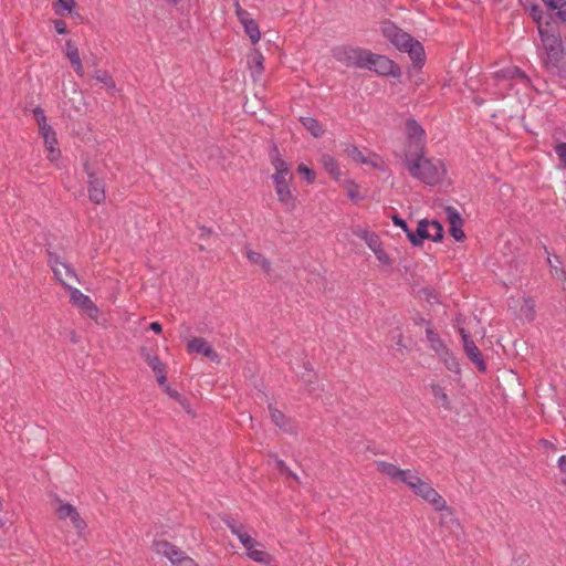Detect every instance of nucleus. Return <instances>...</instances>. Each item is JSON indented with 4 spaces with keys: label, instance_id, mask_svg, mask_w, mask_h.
<instances>
[{
    "label": "nucleus",
    "instance_id": "f257e3e1",
    "mask_svg": "<svg viewBox=\"0 0 566 566\" xmlns=\"http://www.w3.org/2000/svg\"><path fill=\"white\" fill-rule=\"evenodd\" d=\"M376 467L392 482H400L406 485L416 497L429 504L436 512L453 514L452 507L448 505L444 497L432 486L429 480L422 479L417 470L400 469L386 461H377Z\"/></svg>",
    "mask_w": 566,
    "mask_h": 566
},
{
    "label": "nucleus",
    "instance_id": "f03ea898",
    "mask_svg": "<svg viewBox=\"0 0 566 566\" xmlns=\"http://www.w3.org/2000/svg\"><path fill=\"white\" fill-rule=\"evenodd\" d=\"M269 156L273 168L270 178L276 199L287 211H292L296 207L297 197L293 191V172L291 167L276 146L272 147Z\"/></svg>",
    "mask_w": 566,
    "mask_h": 566
},
{
    "label": "nucleus",
    "instance_id": "7ed1b4c3",
    "mask_svg": "<svg viewBox=\"0 0 566 566\" xmlns=\"http://www.w3.org/2000/svg\"><path fill=\"white\" fill-rule=\"evenodd\" d=\"M405 164L410 176L421 182L433 186L443 180L447 168L440 159H429L422 153L405 154Z\"/></svg>",
    "mask_w": 566,
    "mask_h": 566
},
{
    "label": "nucleus",
    "instance_id": "20e7f679",
    "mask_svg": "<svg viewBox=\"0 0 566 566\" xmlns=\"http://www.w3.org/2000/svg\"><path fill=\"white\" fill-rule=\"evenodd\" d=\"M384 36L401 52L409 54L415 67L421 69L426 61L423 45L391 22L381 25Z\"/></svg>",
    "mask_w": 566,
    "mask_h": 566
},
{
    "label": "nucleus",
    "instance_id": "39448f33",
    "mask_svg": "<svg viewBox=\"0 0 566 566\" xmlns=\"http://www.w3.org/2000/svg\"><path fill=\"white\" fill-rule=\"evenodd\" d=\"M224 523L230 532L237 536L241 545L245 548V554L251 560L265 566H273L274 558L272 555L263 549L262 544L255 541L249 534L243 523L232 517L226 518Z\"/></svg>",
    "mask_w": 566,
    "mask_h": 566
},
{
    "label": "nucleus",
    "instance_id": "423d86ee",
    "mask_svg": "<svg viewBox=\"0 0 566 566\" xmlns=\"http://www.w3.org/2000/svg\"><path fill=\"white\" fill-rule=\"evenodd\" d=\"M538 35L541 38V48L538 53L546 69H558L563 59V44L559 35L549 33L544 25H539Z\"/></svg>",
    "mask_w": 566,
    "mask_h": 566
},
{
    "label": "nucleus",
    "instance_id": "0eeeda50",
    "mask_svg": "<svg viewBox=\"0 0 566 566\" xmlns=\"http://www.w3.org/2000/svg\"><path fill=\"white\" fill-rule=\"evenodd\" d=\"M443 238V227L437 220L422 219L418 222L416 232L409 233V241L413 247L422 245L424 240L439 242Z\"/></svg>",
    "mask_w": 566,
    "mask_h": 566
},
{
    "label": "nucleus",
    "instance_id": "6e6552de",
    "mask_svg": "<svg viewBox=\"0 0 566 566\" xmlns=\"http://www.w3.org/2000/svg\"><path fill=\"white\" fill-rule=\"evenodd\" d=\"M361 69L375 72L380 76H400L399 66L385 55L375 54L367 50Z\"/></svg>",
    "mask_w": 566,
    "mask_h": 566
},
{
    "label": "nucleus",
    "instance_id": "1a4fd4ad",
    "mask_svg": "<svg viewBox=\"0 0 566 566\" xmlns=\"http://www.w3.org/2000/svg\"><path fill=\"white\" fill-rule=\"evenodd\" d=\"M55 504L56 506L54 512L57 520L61 522H69L70 526H72L76 533L82 536L87 528V524L82 518L77 509L71 503L64 502L59 497L55 499Z\"/></svg>",
    "mask_w": 566,
    "mask_h": 566
},
{
    "label": "nucleus",
    "instance_id": "9d476101",
    "mask_svg": "<svg viewBox=\"0 0 566 566\" xmlns=\"http://www.w3.org/2000/svg\"><path fill=\"white\" fill-rule=\"evenodd\" d=\"M494 80L500 88L512 90L516 84L522 85L523 88L525 90H527L531 86V81L528 76L516 66H511L497 71L494 74Z\"/></svg>",
    "mask_w": 566,
    "mask_h": 566
},
{
    "label": "nucleus",
    "instance_id": "9b49d317",
    "mask_svg": "<svg viewBox=\"0 0 566 566\" xmlns=\"http://www.w3.org/2000/svg\"><path fill=\"white\" fill-rule=\"evenodd\" d=\"M153 548L157 555L166 557L174 566H191L195 563L184 551L167 541H155Z\"/></svg>",
    "mask_w": 566,
    "mask_h": 566
},
{
    "label": "nucleus",
    "instance_id": "f8f14e48",
    "mask_svg": "<svg viewBox=\"0 0 566 566\" xmlns=\"http://www.w3.org/2000/svg\"><path fill=\"white\" fill-rule=\"evenodd\" d=\"M367 50L340 45L333 49V57L348 67L361 69Z\"/></svg>",
    "mask_w": 566,
    "mask_h": 566
},
{
    "label": "nucleus",
    "instance_id": "ddd939ff",
    "mask_svg": "<svg viewBox=\"0 0 566 566\" xmlns=\"http://www.w3.org/2000/svg\"><path fill=\"white\" fill-rule=\"evenodd\" d=\"M406 134L408 140L406 154L422 153L426 145V133L420 124L417 120L409 118L406 122Z\"/></svg>",
    "mask_w": 566,
    "mask_h": 566
},
{
    "label": "nucleus",
    "instance_id": "4468645a",
    "mask_svg": "<svg viewBox=\"0 0 566 566\" xmlns=\"http://www.w3.org/2000/svg\"><path fill=\"white\" fill-rule=\"evenodd\" d=\"M65 289L67 290L70 294L71 303L80 308L84 314H86L90 318H96L99 314L98 307L95 305V303L91 300L90 296L82 293L78 289L65 285Z\"/></svg>",
    "mask_w": 566,
    "mask_h": 566
},
{
    "label": "nucleus",
    "instance_id": "2eb2a0df",
    "mask_svg": "<svg viewBox=\"0 0 566 566\" xmlns=\"http://www.w3.org/2000/svg\"><path fill=\"white\" fill-rule=\"evenodd\" d=\"M235 14L251 43L256 44L261 40V31L256 21L239 3L235 4Z\"/></svg>",
    "mask_w": 566,
    "mask_h": 566
},
{
    "label": "nucleus",
    "instance_id": "dca6fc26",
    "mask_svg": "<svg viewBox=\"0 0 566 566\" xmlns=\"http://www.w3.org/2000/svg\"><path fill=\"white\" fill-rule=\"evenodd\" d=\"M49 264L54 273L55 279L65 287L69 285L65 279H75L78 281L75 271L65 262H63L59 255L49 253Z\"/></svg>",
    "mask_w": 566,
    "mask_h": 566
},
{
    "label": "nucleus",
    "instance_id": "f3484780",
    "mask_svg": "<svg viewBox=\"0 0 566 566\" xmlns=\"http://www.w3.org/2000/svg\"><path fill=\"white\" fill-rule=\"evenodd\" d=\"M39 134L43 139V144L48 153L46 158L51 163H57L61 158V150L57 147L55 130L52 128V126H49L40 129Z\"/></svg>",
    "mask_w": 566,
    "mask_h": 566
},
{
    "label": "nucleus",
    "instance_id": "a211bd4d",
    "mask_svg": "<svg viewBox=\"0 0 566 566\" xmlns=\"http://www.w3.org/2000/svg\"><path fill=\"white\" fill-rule=\"evenodd\" d=\"M460 334H461L463 348H464L467 356L476 366V368L480 371H484L486 366L483 360V356H482L480 349L474 344V342L471 339L470 334L463 328L460 329Z\"/></svg>",
    "mask_w": 566,
    "mask_h": 566
},
{
    "label": "nucleus",
    "instance_id": "6ab92c4d",
    "mask_svg": "<svg viewBox=\"0 0 566 566\" xmlns=\"http://www.w3.org/2000/svg\"><path fill=\"white\" fill-rule=\"evenodd\" d=\"M187 349L189 353H196L206 356L211 361H219V355L205 338H191L187 344Z\"/></svg>",
    "mask_w": 566,
    "mask_h": 566
},
{
    "label": "nucleus",
    "instance_id": "aec40b11",
    "mask_svg": "<svg viewBox=\"0 0 566 566\" xmlns=\"http://www.w3.org/2000/svg\"><path fill=\"white\" fill-rule=\"evenodd\" d=\"M140 355L147 365L151 368L157 377V381L159 385H166V365L159 359L158 356L151 354L146 348L140 350Z\"/></svg>",
    "mask_w": 566,
    "mask_h": 566
},
{
    "label": "nucleus",
    "instance_id": "412c9836",
    "mask_svg": "<svg viewBox=\"0 0 566 566\" xmlns=\"http://www.w3.org/2000/svg\"><path fill=\"white\" fill-rule=\"evenodd\" d=\"M88 198L95 205H101L105 201V184L104 180L97 178L94 174H88Z\"/></svg>",
    "mask_w": 566,
    "mask_h": 566
},
{
    "label": "nucleus",
    "instance_id": "4be33fe9",
    "mask_svg": "<svg viewBox=\"0 0 566 566\" xmlns=\"http://www.w3.org/2000/svg\"><path fill=\"white\" fill-rule=\"evenodd\" d=\"M447 220L450 224V234L453 237L455 241H462L465 237L462 230V218L457 209L452 207H448L446 209Z\"/></svg>",
    "mask_w": 566,
    "mask_h": 566
},
{
    "label": "nucleus",
    "instance_id": "5701e85b",
    "mask_svg": "<svg viewBox=\"0 0 566 566\" xmlns=\"http://www.w3.org/2000/svg\"><path fill=\"white\" fill-rule=\"evenodd\" d=\"M247 63L254 81L260 80L264 71V57L258 49H252L247 55Z\"/></svg>",
    "mask_w": 566,
    "mask_h": 566
},
{
    "label": "nucleus",
    "instance_id": "b1692460",
    "mask_svg": "<svg viewBox=\"0 0 566 566\" xmlns=\"http://www.w3.org/2000/svg\"><path fill=\"white\" fill-rule=\"evenodd\" d=\"M65 55L70 60L75 73L80 76H84V69L80 57L78 49L72 41H67L65 44Z\"/></svg>",
    "mask_w": 566,
    "mask_h": 566
},
{
    "label": "nucleus",
    "instance_id": "393cba45",
    "mask_svg": "<svg viewBox=\"0 0 566 566\" xmlns=\"http://www.w3.org/2000/svg\"><path fill=\"white\" fill-rule=\"evenodd\" d=\"M319 161L323 168L326 170V172H328L335 181H340L342 170L338 163L333 156L328 154H323L321 156Z\"/></svg>",
    "mask_w": 566,
    "mask_h": 566
},
{
    "label": "nucleus",
    "instance_id": "a878e982",
    "mask_svg": "<svg viewBox=\"0 0 566 566\" xmlns=\"http://www.w3.org/2000/svg\"><path fill=\"white\" fill-rule=\"evenodd\" d=\"M430 389L431 395L433 396L434 400L439 403V406L446 410H451V400L448 394L446 392V389L438 384H432L430 386Z\"/></svg>",
    "mask_w": 566,
    "mask_h": 566
},
{
    "label": "nucleus",
    "instance_id": "bb28decb",
    "mask_svg": "<svg viewBox=\"0 0 566 566\" xmlns=\"http://www.w3.org/2000/svg\"><path fill=\"white\" fill-rule=\"evenodd\" d=\"M427 339L431 348L442 358L449 355L448 348L446 347L442 339L431 329H427Z\"/></svg>",
    "mask_w": 566,
    "mask_h": 566
},
{
    "label": "nucleus",
    "instance_id": "cd10ccee",
    "mask_svg": "<svg viewBox=\"0 0 566 566\" xmlns=\"http://www.w3.org/2000/svg\"><path fill=\"white\" fill-rule=\"evenodd\" d=\"M547 262L551 266L552 275L566 282V269L559 266L562 264L559 256L547 253Z\"/></svg>",
    "mask_w": 566,
    "mask_h": 566
},
{
    "label": "nucleus",
    "instance_id": "c85d7f7f",
    "mask_svg": "<svg viewBox=\"0 0 566 566\" xmlns=\"http://www.w3.org/2000/svg\"><path fill=\"white\" fill-rule=\"evenodd\" d=\"M93 78L95 81L102 83L108 92H111V93L115 92L116 84L107 71H103V70L95 71L93 74Z\"/></svg>",
    "mask_w": 566,
    "mask_h": 566
},
{
    "label": "nucleus",
    "instance_id": "c756f323",
    "mask_svg": "<svg viewBox=\"0 0 566 566\" xmlns=\"http://www.w3.org/2000/svg\"><path fill=\"white\" fill-rule=\"evenodd\" d=\"M520 316L526 321H533L535 317V303L531 297H524L520 307Z\"/></svg>",
    "mask_w": 566,
    "mask_h": 566
},
{
    "label": "nucleus",
    "instance_id": "7c9ffc66",
    "mask_svg": "<svg viewBox=\"0 0 566 566\" xmlns=\"http://www.w3.org/2000/svg\"><path fill=\"white\" fill-rule=\"evenodd\" d=\"M247 259L254 265H259L262 270L269 272L271 269V263L268 259H265L260 252H255L252 250L247 251Z\"/></svg>",
    "mask_w": 566,
    "mask_h": 566
},
{
    "label": "nucleus",
    "instance_id": "2f4dec72",
    "mask_svg": "<svg viewBox=\"0 0 566 566\" xmlns=\"http://www.w3.org/2000/svg\"><path fill=\"white\" fill-rule=\"evenodd\" d=\"M301 122L303 126L314 136L321 137L324 134V129L319 122L313 117H302Z\"/></svg>",
    "mask_w": 566,
    "mask_h": 566
},
{
    "label": "nucleus",
    "instance_id": "473e14b6",
    "mask_svg": "<svg viewBox=\"0 0 566 566\" xmlns=\"http://www.w3.org/2000/svg\"><path fill=\"white\" fill-rule=\"evenodd\" d=\"M76 7L75 0H57L53 3V10L57 15L71 14Z\"/></svg>",
    "mask_w": 566,
    "mask_h": 566
},
{
    "label": "nucleus",
    "instance_id": "72a5a7b5",
    "mask_svg": "<svg viewBox=\"0 0 566 566\" xmlns=\"http://www.w3.org/2000/svg\"><path fill=\"white\" fill-rule=\"evenodd\" d=\"M345 154L354 161L363 164L366 158V154L360 151L355 145L348 144L344 149Z\"/></svg>",
    "mask_w": 566,
    "mask_h": 566
},
{
    "label": "nucleus",
    "instance_id": "f704fd0d",
    "mask_svg": "<svg viewBox=\"0 0 566 566\" xmlns=\"http://www.w3.org/2000/svg\"><path fill=\"white\" fill-rule=\"evenodd\" d=\"M270 415L272 421L281 429L289 430L287 420L284 413L275 408H270Z\"/></svg>",
    "mask_w": 566,
    "mask_h": 566
},
{
    "label": "nucleus",
    "instance_id": "c9c22d12",
    "mask_svg": "<svg viewBox=\"0 0 566 566\" xmlns=\"http://www.w3.org/2000/svg\"><path fill=\"white\" fill-rule=\"evenodd\" d=\"M32 115H33L34 120L38 124L39 130L51 126L48 122V118H46L45 113L42 107H40V106L34 107L32 109Z\"/></svg>",
    "mask_w": 566,
    "mask_h": 566
},
{
    "label": "nucleus",
    "instance_id": "e433bc0d",
    "mask_svg": "<svg viewBox=\"0 0 566 566\" xmlns=\"http://www.w3.org/2000/svg\"><path fill=\"white\" fill-rule=\"evenodd\" d=\"M343 187L346 189L347 196L352 200H358L361 198L358 193V185L353 179H345L343 181Z\"/></svg>",
    "mask_w": 566,
    "mask_h": 566
},
{
    "label": "nucleus",
    "instance_id": "4c0bfd02",
    "mask_svg": "<svg viewBox=\"0 0 566 566\" xmlns=\"http://www.w3.org/2000/svg\"><path fill=\"white\" fill-rule=\"evenodd\" d=\"M527 12L533 19V21L536 22L537 29L539 28V25H543L545 13L538 3L532 4L531 9Z\"/></svg>",
    "mask_w": 566,
    "mask_h": 566
},
{
    "label": "nucleus",
    "instance_id": "58836bf2",
    "mask_svg": "<svg viewBox=\"0 0 566 566\" xmlns=\"http://www.w3.org/2000/svg\"><path fill=\"white\" fill-rule=\"evenodd\" d=\"M364 165H368L375 169H378V170H382L384 169V165H382V160L381 158L377 155V154H374V153H368L366 154V158H365V161L363 163Z\"/></svg>",
    "mask_w": 566,
    "mask_h": 566
},
{
    "label": "nucleus",
    "instance_id": "ea45409f",
    "mask_svg": "<svg viewBox=\"0 0 566 566\" xmlns=\"http://www.w3.org/2000/svg\"><path fill=\"white\" fill-rule=\"evenodd\" d=\"M297 171L298 174L304 178V180L307 182V184H313L315 178H316V174L313 169H311L308 166L304 165V164H301L298 165L297 167Z\"/></svg>",
    "mask_w": 566,
    "mask_h": 566
},
{
    "label": "nucleus",
    "instance_id": "a19ab883",
    "mask_svg": "<svg viewBox=\"0 0 566 566\" xmlns=\"http://www.w3.org/2000/svg\"><path fill=\"white\" fill-rule=\"evenodd\" d=\"M275 468L282 473L285 474L289 478L294 479L295 481H298V476L290 470V468L285 464V462L281 459H275Z\"/></svg>",
    "mask_w": 566,
    "mask_h": 566
},
{
    "label": "nucleus",
    "instance_id": "79ce46f5",
    "mask_svg": "<svg viewBox=\"0 0 566 566\" xmlns=\"http://www.w3.org/2000/svg\"><path fill=\"white\" fill-rule=\"evenodd\" d=\"M302 369L303 370L297 371V370H295L294 367H292V370L295 371L296 376L303 378L304 381L311 382L312 378H314V376H315L313 369L311 368V366L308 364H304Z\"/></svg>",
    "mask_w": 566,
    "mask_h": 566
},
{
    "label": "nucleus",
    "instance_id": "37998d69",
    "mask_svg": "<svg viewBox=\"0 0 566 566\" xmlns=\"http://www.w3.org/2000/svg\"><path fill=\"white\" fill-rule=\"evenodd\" d=\"M161 387H164L165 391L172 398L175 399L176 401H178L180 405H182L185 408H187L186 406V399L175 389H172L167 382L166 385H160Z\"/></svg>",
    "mask_w": 566,
    "mask_h": 566
},
{
    "label": "nucleus",
    "instance_id": "c03bdc74",
    "mask_svg": "<svg viewBox=\"0 0 566 566\" xmlns=\"http://www.w3.org/2000/svg\"><path fill=\"white\" fill-rule=\"evenodd\" d=\"M554 149L559 159L560 166L566 168V143H558Z\"/></svg>",
    "mask_w": 566,
    "mask_h": 566
},
{
    "label": "nucleus",
    "instance_id": "a18cd8bd",
    "mask_svg": "<svg viewBox=\"0 0 566 566\" xmlns=\"http://www.w3.org/2000/svg\"><path fill=\"white\" fill-rule=\"evenodd\" d=\"M376 259L384 265H391V259L388 253L385 251L384 247H380L378 250L374 252Z\"/></svg>",
    "mask_w": 566,
    "mask_h": 566
},
{
    "label": "nucleus",
    "instance_id": "49530a36",
    "mask_svg": "<svg viewBox=\"0 0 566 566\" xmlns=\"http://www.w3.org/2000/svg\"><path fill=\"white\" fill-rule=\"evenodd\" d=\"M391 220L396 227H399L400 229L403 230L407 238L409 239V233H412V230L409 229V227L407 226V222L402 218H400L398 214H394L391 217Z\"/></svg>",
    "mask_w": 566,
    "mask_h": 566
},
{
    "label": "nucleus",
    "instance_id": "de8ad7c7",
    "mask_svg": "<svg viewBox=\"0 0 566 566\" xmlns=\"http://www.w3.org/2000/svg\"><path fill=\"white\" fill-rule=\"evenodd\" d=\"M367 244V247L373 251L375 252L376 250H378L380 247H382V243L379 239V237L374 233L370 238H368V240L365 242Z\"/></svg>",
    "mask_w": 566,
    "mask_h": 566
},
{
    "label": "nucleus",
    "instance_id": "09e8293b",
    "mask_svg": "<svg viewBox=\"0 0 566 566\" xmlns=\"http://www.w3.org/2000/svg\"><path fill=\"white\" fill-rule=\"evenodd\" d=\"M553 10L556 11V14L560 21L566 23V1L560 0V3H558Z\"/></svg>",
    "mask_w": 566,
    "mask_h": 566
},
{
    "label": "nucleus",
    "instance_id": "8fccbe9b",
    "mask_svg": "<svg viewBox=\"0 0 566 566\" xmlns=\"http://www.w3.org/2000/svg\"><path fill=\"white\" fill-rule=\"evenodd\" d=\"M353 233L365 242L374 234V232L369 231L367 228H357Z\"/></svg>",
    "mask_w": 566,
    "mask_h": 566
},
{
    "label": "nucleus",
    "instance_id": "3c124183",
    "mask_svg": "<svg viewBox=\"0 0 566 566\" xmlns=\"http://www.w3.org/2000/svg\"><path fill=\"white\" fill-rule=\"evenodd\" d=\"M53 24H54L56 33H59V34L67 33L66 23L63 20H54Z\"/></svg>",
    "mask_w": 566,
    "mask_h": 566
},
{
    "label": "nucleus",
    "instance_id": "603ef678",
    "mask_svg": "<svg viewBox=\"0 0 566 566\" xmlns=\"http://www.w3.org/2000/svg\"><path fill=\"white\" fill-rule=\"evenodd\" d=\"M557 467L559 471L566 475V454H563L557 460Z\"/></svg>",
    "mask_w": 566,
    "mask_h": 566
},
{
    "label": "nucleus",
    "instance_id": "864d4df0",
    "mask_svg": "<svg viewBox=\"0 0 566 566\" xmlns=\"http://www.w3.org/2000/svg\"><path fill=\"white\" fill-rule=\"evenodd\" d=\"M149 329H150V331H153V332H154V333H156V334H159V333H161V331H163V326H161V324H160V323H158V322H153V323H150V325H149Z\"/></svg>",
    "mask_w": 566,
    "mask_h": 566
},
{
    "label": "nucleus",
    "instance_id": "5fc2aeb1",
    "mask_svg": "<svg viewBox=\"0 0 566 566\" xmlns=\"http://www.w3.org/2000/svg\"><path fill=\"white\" fill-rule=\"evenodd\" d=\"M520 2L525 11H528L532 4H537L536 0H520Z\"/></svg>",
    "mask_w": 566,
    "mask_h": 566
},
{
    "label": "nucleus",
    "instance_id": "6e6d98bb",
    "mask_svg": "<svg viewBox=\"0 0 566 566\" xmlns=\"http://www.w3.org/2000/svg\"><path fill=\"white\" fill-rule=\"evenodd\" d=\"M549 9L556 8L558 3H560V0H542Z\"/></svg>",
    "mask_w": 566,
    "mask_h": 566
},
{
    "label": "nucleus",
    "instance_id": "4d7b16f0",
    "mask_svg": "<svg viewBox=\"0 0 566 566\" xmlns=\"http://www.w3.org/2000/svg\"><path fill=\"white\" fill-rule=\"evenodd\" d=\"M169 1L172 2V3H177L178 0H169Z\"/></svg>",
    "mask_w": 566,
    "mask_h": 566
},
{
    "label": "nucleus",
    "instance_id": "13d9d810",
    "mask_svg": "<svg viewBox=\"0 0 566 566\" xmlns=\"http://www.w3.org/2000/svg\"><path fill=\"white\" fill-rule=\"evenodd\" d=\"M191 566H199V565L195 562L193 565H191Z\"/></svg>",
    "mask_w": 566,
    "mask_h": 566
}]
</instances>
